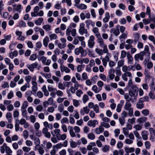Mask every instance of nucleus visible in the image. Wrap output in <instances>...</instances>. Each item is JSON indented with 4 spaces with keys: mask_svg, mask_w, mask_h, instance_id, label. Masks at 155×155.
<instances>
[{
    "mask_svg": "<svg viewBox=\"0 0 155 155\" xmlns=\"http://www.w3.org/2000/svg\"><path fill=\"white\" fill-rule=\"evenodd\" d=\"M77 145V143L75 142L74 141H72L70 143V146L72 148H75L76 147Z\"/></svg>",
    "mask_w": 155,
    "mask_h": 155,
    "instance_id": "32",
    "label": "nucleus"
},
{
    "mask_svg": "<svg viewBox=\"0 0 155 155\" xmlns=\"http://www.w3.org/2000/svg\"><path fill=\"white\" fill-rule=\"evenodd\" d=\"M42 28L45 29L47 31L51 30V26L49 25H46L43 26Z\"/></svg>",
    "mask_w": 155,
    "mask_h": 155,
    "instance_id": "16",
    "label": "nucleus"
},
{
    "mask_svg": "<svg viewBox=\"0 0 155 155\" xmlns=\"http://www.w3.org/2000/svg\"><path fill=\"white\" fill-rule=\"evenodd\" d=\"M71 79V76L69 75H66L64 76L63 79L64 81H69Z\"/></svg>",
    "mask_w": 155,
    "mask_h": 155,
    "instance_id": "52",
    "label": "nucleus"
},
{
    "mask_svg": "<svg viewBox=\"0 0 155 155\" xmlns=\"http://www.w3.org/2000/svg\"><path fill=\"white\" fill-rule=\"evenodd\" d=\"M13 92L12 91H10L9 93L7 95V97L8 99H10L12 98L13 96Z\"/></svg>",
    "mask_w": 155,
    "mask_h": 155,
    "instance_id": "28",
    "label": "nucleus"
},
{
    "mask_svg": "<svg viewBox=\"0 0 155 155\" xmlns=\"http://www.w3.org/2000/svg\"><path fill=\"white\" fill-rule=\"evenodd\" d=\"M83 94L82 91L80 90H78L76 93V95L79 97H80L81 96V94Z\"/></svg>",
    "mask_w": 155,
    "mask_h": 155,
    "instance_id": "34",
    "label": "nucleus"
},
{
    "mask_svg": "<svg viewBox=\"0 0 155 155\" xmlns=\"http://www.w3.org/2000/svg\"><path fill=\"white\" fill-rule=\"evenodd\" d=\"M134 127L136 129V130H140L142 129L141 126H140L139 124H137L134 125Z\"/></svg>",
    "mask_w": 155,
    "mask_h": 155,
    "instance_id": "37",
    "label": "nucleus"
},
{
    "mask_svg": "<svg viewBox=\"0 0 155 155\" xmlns=\"http://www.w3.org/2000/svg\"><path fill=\"white\" fill-rule=\"evenodd\" d=\"M108 27V25L106 23L102 27V30L104 32H105L106 29Z\"/></svg>",
    "mask_w": 155,
    "mask_h": 155,
    "instance_id": "57",
    "label": "nucleus"
},
{
    "mask_svg": "<svg viewBox=\"0 0 155 155\" xmlns=\"http://www.w3.org/2000/svg\"><path fill=\"white\" fill-rule=\"evenodd\" d=\"M123 129L124 134L125 136H127L128 134V130H127V128L126 127H124Z\"/></svg>",
    "mask_w": 155,
    "mask_h": 155,
    "instance_id": "54",
    "label": "nucleus"
},
{
    "mask_svg": "<svg viewBox=\"0 0 155 155\" xmlns=\"http://www.w3.org/2000/svg\"><path fill=\"white\" fill-rule=\"evenodd\" d=\"M20 102L18 101H15L14 104V106L15 107H18L20 106Z\"/></svg>",
    "mask_w": 155,
    "mask_h": 155,
    "instance_id": "48",
    "label": "nucleus"
},
{
    "mask_svg": "<svg viewBox=\"0 0 155 155\" xmlns=\"http://www.w3.org/2000/svg\"><path fill=\"white\" fill-rule=\"evenodd\" d=\"M149 95L150 99L153 100L155 98V96L153 95V93L151 91H150L149 94Z\"/></svg>",
    "mask_w": 155,
    "mask_h": 155,
    "instance_id": "47",
    "label": "nucleus"
},
{
    "mask_svg": "<svg viewBox=\"0 0 155 155\" xmlns=\"http://www.w3.org/2000/svg\"><path fill=\"white\" fill-rule=\"evenodd\" d=\"M80 52L78 48H76L74 50V53L76 55H78Z\"/></svg>",
    "mask_w": 155,
    "mask_h": 155,
    "instance_id": "63",
    "label": "nucleus"
},
{
    "mask_svg": "<svg viewBox=\"0 0 155 155\" xmlns=\"http://www.w3.org/2000/svg\"><path fill=\"white\" fill-rule=\"evenodd\" d=\"M137 120L138 122L140 124L144 122H146L147 120V118L146 117H141L138 119Z\"/></svg>",
    "mask_w": 155,
    "mask_h": 155,
    "instance_id": "13",
    "label": "nucleus"
},
{
    "mask_svg": "<svg viewBox=\"0 0 155 155\" xmlns=\"http://www.w3.org/2000/svg\"><path fill=\"white\" fill-rule=\"evenodd\" d=\"M143 21L145 25H147L150 23L151 22V21L150 20L147 19H144L143 20Z\"/></svg>",
    "mask_w": 155,
    "mask_h": 155,
    "instance_id": "40",
    "label": "nucleus"
},
{
    "mask_svg": "<svg viewBox=\"0 0 155 155\" xmlns=\"http://www.w3.org/2000/svg\"><path fill=\"white\" fill-rule=\"evenodd\" d=\"M58 110L61 113L62 112L64 109V107L62 104H61L58 107Z\"/></svg>",
    "mask_w": 155,
    "mask_h": 155,
    "instance_id": "36",
    "label": "nucleus"
},
{
    "mask_svg": "<svg viewBox=\"0 0 155 155\" xmlns=\"http://www.w3.org/2000/svg\"><path fill=\"white\" fill-rule=\"evenodd\" d=\"M94 109L96 113H98L99 112V107L97 104H96L94 106Z\"/></svg>",
    "mask_w": 155,
    "mask_h": 155,
    "instance_id": "43",
    "label": "nucleus"
},
{
    "mask_svg": "<svg viewBox=\"0 0 155 155\" xmlns=\"http://www.w3.org/2000/svg\"><path fill=\"white\" fill-rule=\"evenodd\" d=\"M37 58V55L35 54H31L30 57V60L31 61H34Z\"/></svg>",
    "mask_w": 155,
    "mask_h": 155,
    "instance_id": "25",
    "label": "nucleus"
},
{
    "mask_svg": "<svg viewBox=\"0 0 155 155\" xmlns=\"http://www.w3.org/2000/svg\"><path fill=\"white\" fill-rule=\"evenodd\" d=\"M133 35H137V37H136V36H134V41L135 42H137L139 40V39L140 37V34L138 33L134 32V33Z\"/></svg>",
    "mask_w": 155,
    "mask_h": 155,
    "instance_id": "15",
    "label": "nucleus"
},
{
    "mask_svg": "<svg viewBox=\"0 0 155 155\" xmlns=\"http://www.w3.org/2000/svg\"><path fill=\"white\" fill-rule=\"evenodd\" d=\"M54 108L53 107H49L47 109L48 111L50 113L53 112L54 111Z\"/></svg>",
    "mask_w": 155,
    "mask_h": 155,
    "instance_id": "62",
    "label": "nucleus"
},
{
    "mask_svg": "<svg viewBox=\"0 0 155 155\" xmlns=\"http://www.w3.org/2000/svg\"><path fill=\"white\" fill-rule=\"evenodd\" d=\"M97 87L96 85H94L93 86L92 88V90L93 91H94L95 93H98L99 92V91H97Z\"/></svg>",
    "mask_w": 155,
    "mask_h": 155,
    "instance_id": "44",
    "label": "nucleus"
},
{
    "mask_svg": "<svg viewBox=\"0 0 155 155\" xmlns=\"http://www.w3.org/2000/svg\"><path fill=\"white\" fill-rule=\"evenodd\" d=\"M127 114V113L125 111H123L121 114V117L122 118H124L126 117Z\"/></svg>",
    "mask_w": 155,
    "mask_h": 155,
    "instance_id": "46",
    "label": "nucleus"
},
{
    "mask_svg": "<svg viewBox=\"0 0 155 155\" xmlns=\"http://www.w3.org/2000/svg\"><path fill=\"white\" fill-rule=\"evenodd\" d=\"M7 107L8 111H11L14 108L12 104L9 105Z\"/></svg>",
    "mask_w": 155,
    "mask_h": 155,
    "instance_id": "31",
    "label": "nucleus"
},
{
    "mask_svg": "<svg viewBox=\"0 0 155 155\" xmlns=\"http://www.w3.org/2000/svg\"><path fill=\"white\" fill-rule=\"evenodd\" d=\"M98 123L96 120H94L92 121V120H90L87 122V125L90 127L92 126L93 127H95L96 124H97Z\"/></svg>",
    "mask_w": 155,
    "mask_h": 155,
    "instance_id": "2",
    "label": "nucleus"
},
{
    "mask_svg": "<svg viewBox=\"0 0 155 155\" xmlns=\"http://www.w3.org/2000/svg\"><path fill=\"white\" fill-rule=\"evenodd\" d=\"M19 113L18 110H16L14 112L13 116L14 117H18L19 116Z\"/></svg>",
    "mask_w": 155,
    "mask_h": 155,
    "instance_id": "58",
    "label": "nucleus"
},
{
    "mask_svg": "<svg viewBox=\"0 0 155 155\" xmlns=\"http://www.w3.org/2000/svg\"><path fill=\"white\" fill-rule=\"evenodd\" d=\"M35 134L36 136L38 137H40L41 136L42 134L41 131L37 130L35 132Z\"/></svg>",
    "mask_w": 155,
    "mask_h": 155,
    "instance_id": "41",
    "label": "nucleus"
},
{
    "mask_svg": "<svg viewBox=\"0 0 155 155\" xmlns=\"http://www.w3.org/2000/svg\"><path fill=\"white\" fill-rule=\"evenodd\" d=\"M145 145L146 149H149L150 148V147L151 146L150 143L149 141H147L145 143Z\"/></svg>",
    "mask_w": 155,
    "mask_h": 155,
    "instance_id": "30",
    "label": "nucleus"
},
{
    "mask_svg": "<svg viewBox=\"0 0 155 155\" xmlns=\"http://www.w3.org/2000/svg\"><path fill=\"white\" fill-rule=\"evenodd\" d=\"M133 109L130 108L129 109L128 114L130 117H131L133 114Z\"/></svg>",
    "mask_w": 155,
    "mask_h": 155,
    "instance_id": "38",
    "label": "nucleus"
},
{
    "mask_svg": "<svg viewBox=\"0 0 155 155\" xmlns=\"http://www.w3.org/2000/svg\"><path fill=\"white\" fill-rule=\"evenodd\" d=\"M89 100V98L87 95L84 94L83 98V102L84 104H85L86 102Z\"/></svg>",
    "mask_w": 155,
    "mask_h": 155,
    "instance_id": "20",
    "label": "nucleus"
},
{
    "mask_svg": "<svg viewBox=\"0 0 155 155\" xmlns=\"http://www.w3.org/2000/svg\"><path fill=\"white\" fill-rule=\"evenodd\" d=\"M6 151L5 152L6 153H12V151L11 150L10 147H6V148H5Z\"/></svg>",
    "mask_w": 155,
    "mask_h": 155,
    "instance_id": "50",
    "label": "nucleus"
},
{
    "mask_svg": "<svg viewBox=\"0 0 155 155\" xmlns=\"http://www.w3.org/2000/svg\"><path fill=\"white\" fill-rule=\"evenodd\" d=\"M110 146L109 145H105L102 148V150L103 152H107L110 149Z\"/></svg>",
    "mask_w": 155,
    "mask_h": 155,
    "instance_id": "17",
    "label": "nucleus"
},
{
    "mask_svg": "<svg viewBox=\"0 0 155 155\" xmlns=\"http://www.w3.org/2000/svg\"><path fill=\"white\" fill-rule=\"evenodd\" d=\"M61 122L62 124H63L64 123H68V119L67 117H64L61 120Z\"/></svg>",
    "mask_w": 155,
    "mask_h": 155,
    "instance_id": "29",
    "label": "nucleus"
},
{
    "mask_svg": "<svg viewBox=\"0 0 155 155\" xmlns=\"http://www.w3.org/2000/svg\"><path fill=\"white\" fill-rule=\"evenodd\" d=\"M88 137L89 139L93 140L95 138V136L93 133H89L88 135Z\"/></svg>",
    "mask_w": 155,
    "mask_h": 155,
    "instance_id": "23",
    "label": "nucleus"
},
{
    "mask_svg": "<svg viewBox=\"0 0 155 155\" xmlns=\"http://www.w3.org/2000/svg\"><path fill=\"white\" fill-rule=\"evenodd\" d=\"M150 7L149 6H147V8L146 15H148L149 16H150L151 14H150Z\"/></svg>",
    "mask_w": 155,
    "mask_h": 155,
    "instance_id": "33",
    "label": "nucleus"
},
{
    "mask_svg": "<svg viewBox=\"0 0 155 155\" xmlns=\"http://www.w3.org/2000/svg\"><path fill=\"white\" fill-rule=\"evenodd\" d=\"M22 149L25 152H28L30 150L31 148L30 147H22Z\"/></svg>",
    "mask_w": 155,
    "mask_h": 155,
    "instance_id": "55",
    "label": "nucleus"
},
{
    "mask_svg": "<svg viewBox=\"0 0 155 155\" xmlns=\"http://www.w3.org/2000/svg\"><path fill=\"white\" fill-rule=\"evenodd\" d=\"M128 62L130 64H133V61L134 59L132 57L131 54L129 53H127V55Z\"/></svg>",
    "mask_w": 155,
    "mask_h": 155,
    "instance_id": "8",
    "label": "nucleus"
},
{
    "mask_svg": "<svg viewBox=\"0 0 155 155\" xmlns=\"http://www.w3.org/2000/svg\"><path fill=\"white\" fill-rule=\"evenodd\" d=\"M121 106L120 104H118L117 106V108L116 109V111L118 112H120L121 111Z\"/></svg>",
    "mask_w": 155,
    "mask_h": 155,
    "instance_id": "45",
    "label": "nucleus"
},
{
    "mask_svg": "<svg viewBox=\"0 0 155 155\" xmlns=\"http://www.w3.org/2000/svg\"><path fill=\"white\" fill-rule=\"evenodd\" d=\"M125 150L127 153L133 152L134 151L135 149L134 147H133L131 148L126 147L125 148ZM125 155H126V154ZM127 155H129V154L128 153Z\"/></svg>",
    "mask_w": 155,
    "mask_h": 155,
    "instance_id": "9",
    "label": "nucleus"
},
{
    "mask_svg": "<svg viewBox=\"0 0 155 155\" xmlns=\"http://www.w3.org/2000/svg\"><path fill=\"white\" fill-rule=\"evenodd\" d=\"M114 133L115 134V136L116 137L118 136L120 133V130L119 129H117L114 130Z\"/></svg>",
    "mask_w": 155,
    "mask_h": 155,
    "instance_id": "56",
    "label": "nucleus"
},
{
    "mask_svg": "<svg viewBox=\"0 0 155 155\" xmlns=\"http://www.w3.org/2000/svg\"><path fill=\"white\" fill-rule=\"evenodd\" d=\"M133 143V141L129 139H127L125 140V143L126 144H130Z\"/></svg>",
    "mask_w": 155,
    "mask_h": 155,
    "instance_id": "49",
    "label": "nucleus"
},
{
    "mask_svg": "<svg viewBox=\"0 0 155 155\" xmlns=\"http://www.w3.org/2000/svg\"><path fill=\"white\" fill-rule=\"evenodd\" d=\"M137 107V108L142 109L144 107V104L143 103V101L140 100H139L138 102L136 104Z\"/></svg>",
    "mask_w": 155,
    "mask_h": 155,
    "instance_id": "5",
    "label": "nucleus"
},
{
    "mask_svg": "<svg viewBox=\"0 0 155 155\" xmlns=\"http://www.w3.org/2000/svg\"><path fill=\"white\" fill-rule=\"evenodd\" d=\"M119 29L118 28H117L113 32L116 36H118L120 34Z\"/></svg>",
    "mask_w": 155,
    "mask_h": 155,
    "instance_id": "60",
    "label": "nucleus"
},
{
    "mask_svg": "<svg viewBox=\"0 0 155 155\" xmlns=\"http://www.w3.org/2000/svg\"><path fill=\"white\" fill-rule=\"evenodd\" d=\"M94 44V42H92L90 40L88 41V47L90 48H93Z\"/></svg>",
    "mask_w": 155,
    "mask_h": 155,
    "instance_id": "26",
    "label": "nucleus"
},
{
    "mask_svg": "<svg viewBox=\"0 0 155 155\" xmlns=\"http://www.w3.org/2000/svg\"><path fill=\"white\" fill-rule=\"evenodd\" d=\"M127 37V35L125 33H123L121 35L119 36V38L120 39H121L122 38H125Z\"/></svg>",
    "mask_w": 155,
    "mask_h": 155,
    "instance_id": "59",
    "label": "nucleus"
},
{
    "mask_svg": "<svg viewBox=\"0 0 155 155\" xmlns=\"http://www.w3.org/2000/svg\"><path fill=\"white\" fill-rule=\"evenodd\" d=\"M74 6L81 9H86L87 8V5L83 4H81L79 5L75 4Z\"/></svg>",
    "mask_w": 155,
    "mask_h": 155,
    "instance_id": "10",
    "label": "nucleus"
},
{
    "mask_svg": "<svg viewBox=\"0 0 155 155\" xmlns=\"http://www.w3.org/2000/svg\"><path fill=\"white\" fill-rule=\"evenodd\" d=\"M28 106V102L27 101H24L21 107V109L23 110H26V109L27 107Z\"/></svg>",
    "mask_w": 155,
    "mask_h": 155,
    "instance_id": "18",
    "label": "nucleus"
},
{
    "mask_svg": "<svg viewBox=\"0 0 155 155\" xmlns=\"http://www.w3.org/2000/svg\"><path fill=\"white\" fill-rule=\"evenodd\" d=\"M144 75L145 76V80L146 81V82L147 81V79L150 80V74L148 72V70L147 69H145L144 71Z\"/></svg>",
    "mask_w": 155,
    "mask_h": 155,
    "instance_id": "4",
    "label": "nucleus"
},
{
    "mask_svg": "<svg viewBox=\"0 0 155 155\" xmlns=\"http://www.w3.org/2000/svg\"><path fill=\"white\" fill-rule=\"evenodd\" d=\"M124 65V61L122 60H119L117 62V65L119 67H122Z\"/></svg>",
    "mask_w": 155,
    "mask_h": 155,
    "instance_id": "39",
    "label": "nucleus"
},
{
    "mask_svg": "<svg viewBox=\"0 0 155 155\" xmlns=\"http://www.w3.org/2000/svg\"><path fill=\"white\" fill-rule=\"evenodd\" d=\"M49 104L52 105L53 104V99L52 97H50L48 99V101Z\"/></svg>",
    "mask_w": 155,
    "mask_h": 155,
    "instance_id": "53",
    "label": "nucleus"
},
{
    "mask_svg": "<svg viewBox=\"0 0 155 155\" xmlns=\"http://www.w3.org/2000/svg\"><path fill=\"white\" fill-rule=\"evenodd\" d=\"M38 64L36 62L35 63H32L30 65V67L28 68V69L31 72L34 71V68H37L38 65Z\"/></svg>",
    "mask_w": 155,
    "mask_h": 155,
    "instance_id": "7",
    "label": "nucleus"
},
{
    "mask_svg": "<svg viewBox=\"0 0 155 155\" xmlns=\"http://www.w3.org/2000/svg\"><path fill=\"white\" fill-rule=\"evenodd\" d=\"M43 21V19L42 18H40L38 20H35V23L37 25H41V23Z\"/></svg>",
    "mask_w": 155,
    "mask_h": 155,
    "instance_id": "11",
    "label": "nucleus"
},
{
    "mask_svg": "<svg viewBox=\"0 0 155 155\" xmlns=\"http://www.w3.org/2000/svg\"><path fill=\"white\" fill-rule=\"evenodd\" d=\"M37 94L38 97L40 98L42 97L43 96V94L42 92L40 91H39L38 92Z\"/></svg>",
    "mask_w": 155,
    "mask_h": 155,
    "instance_id": "51",
    "label": "nucleus"
},
{
    "mask_svg": "<svg viewBox=\"0 0 155 155\" xmlns=\"http://www.w3.org/2000/svg\"><path fill=\"white\" fill-rule=\"evenodd\" d=\"M35 143L37 146H39L40 144V142L39 139L38 138H34Z\"/></svg>",
    "mask_w": 155,
    "mask_h": 155,
    "instance_id": "22",
    "label": "nucleus"
},
{
    "mask_svg": "<svg viewBox=\"0 0 155 155\" xmlns=\"http://www.w3.org/2000/svg\"><path fill=\"white\" fill-rule=\"evenodd\" d=\"M49 41V38L48 37L46 36L43 39V45L45 47H46L48 45V42Z\"/></svg>",
    "mask_w": 155,
    "mask_h": 155,
    "instance_id": "14",
    "label": "nucleus"
},
{
    "mask_svg": "<svg viewBox=\"0 0 155 155\" xmlns=\"http://www.w3.org/2000/svg\"><path fill=\"white\" fill-rule=\"evenodd\" d=\"M131 106V104L129 102H126L124 106V109L126 110H128Z\"/></svg>",
    "mask_w": 155,
    "mask_h": 155,
    "instance_id": "12",
    "label": "nucleus"
},
{
    "mask_svg": "<svg viewBox=\"0 0 155 155\" xmlns=\"http://www.w3.org/2000/svg\"><path fill=\"white\" fill-rule=\"evenodd\" d=\"M60 69L62 72L65 71L66 73H69L70 71V70L67 67H65L63 65L61 66Z\"/></svg>",
    "mask_w": 155,
    "mask_h": 155,
    "instance_id": "6",
    "label": "nucleus"
},
{
    "mask_svg": "<svg viewBox=\"0 0 155 155\" xmlns=\"http://www.w3.org/2000/svg\"><path fill=\"white\" fill-rule=\"evenodd\" d=\"M150 21H152L153 23H155V15L154 14L150 15V16H149Z\"/></svg>",
    "mask_w": 155,
    "mask_h": 155,
    "instance_id": "19",
    "label": "nucleus"
},
{
    "mask_svg": "<svg viewBox=\"0 0 155 155\" xmlns=\"http://www.w3.org/2000/svg\"><path fill=\"white\" fill-rule=\"evenodd\" d=\"M31 77L30 76H27L25 77V80L27 83H29L31 81Z\"/></svg>",
    "mask_w": 155,
    "mask_h": 155,
    "instance_id": "42",
    "label": "nucleus"
},
{
    "mask_svg": "<svg viewBox=\"0 0 155 155\" xmlns=\"http://www.w3.org/2000/svg\"><path fill=\"white\" fill-rule=\"evenodd\" d=\"M68 151L69 153V155H74L73 153H74L75 151L71 149H68Z\"/></svg>",
    "mask_w": 155,
    "mask_h": 155,
    "instance_id": "64",
    "label": "nucleus"
},
{
    "mask_svg": "<svg viewBox=\"0 0 155 155\" xmlns=\"http://www.w3.org/2000/svg\"><path fill=\"white\" fill-rule=\"evenodd\" d=\"M51 40L52 39H56L57 38V36L55 34H53L50 35H49Z\"/></svg>",
    "mask_w": 155,
    "mask_h": 155,
    "instance_id": "21",
    "label": "nucleus"
},
{
    "mask_svg": "<svg viewBox=\"0 0 155 155\" xmlns=\"http://www.w3.org/2000/svg\"><path fill=\"white\" fill-rule=\"evenodd\" d=\"M131 89L129 91V94L131 97H134V99L136 100L137 98L138 94V88L136 86H131Z\"/></svg>",
    "mask_w": 155,
    "mask_h": 155,
    "instance_id": "1",
    "label": "nucleus"
},
{
    "mask_svg": "<svg viewBox=\"0 0 155 155\" xmlns=\"http://www.w3.org/2000/svg\"><path fill=\"white\" fill-rule=\"evenodd\" d=\"M7 23L5 21H4L2 22V27L3 29L4 30L5 29L6 27Z\"/></svg>",
    "mask_w": 155,
    "mask_h": 155,
    "instance_id": "61",
    "label": "nucleus"
},
{
    "mask_svg": "<svg viewBox=\"0 0 155 155\" xmlns=\"http://www.w3.org/2000/svg\"><path fill=\"white\" fill-rule=\"evenodd\" d=\"M148 134V132L147 131L144 130L141 132L142 138L144 140H147Z\"/></svg>",
    "mask_w": 155,
    "mask_h": 155,
    "instance_id": "3",
    "label": "nucleus"
},
{
    "mask_svg": "<svg viewBox=\"0 0 155 155\" xmlns=\"http://www.w3.org/2000/svg\"><path fill=\"white\" fill-rule=\"evenodd\" d=\"M142 113L145 116H147L149 114V110L147 109L143 110H142Z\"/></svg>",
    "mask_w": 155,
    "mask_h": 155,
    "instance_id": "24",
    "label": "nucleus"
},
{
    "mask_svg": "<svg viewBox=\"0 0 155 155\" xmlns=\"http://www.w3.org/2000/svg\"><path fill=\"white\" fill-rule=\"evenodd\" d=\"M99 77L100 78L104 81H106V77L105 75L102 74H100Z\"/></svg>",
    "mask_w": 155,
    "mask_h": 155,
    "instance_id": "27",
    "label": "nucleus"
},
{
    "mask_svg": "<svg viewBox=\"0 0 155 155\" xmlns=\"http://www.w3.org/2000/svg\"><path fill=\"white\" fill-rule=\"evenodd\" d=\"M73 104L75 107H77L79 104V103L78 100L74 99L73 100Z\"/></svg>",
    "mask_w": 155,
    "mask_h": 155,
    "instance_id": "35",
    "label": "nucleus"
}]
</instances>
